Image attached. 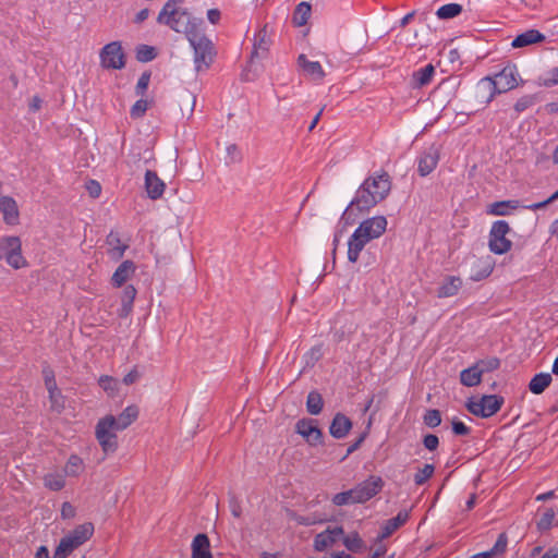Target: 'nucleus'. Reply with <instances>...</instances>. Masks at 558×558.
<instances>
[{
  "mask_svg": "<svg viewBox=\"0 0 558 558\" xmlns=\"http://www.w3.org/2000/svg\"><path fill=\"white\" fill-rule=\"evenodd\" d=\"M140 409L135 404L126 407L118 416L107 414L95 426V437L105 454L114 453L119 442L117 432L126 429L138 417Z\"/></svg>",
  "mask_w": 558,
  "mask_h": 558,
  "instance_id": "f257e3e1",
  "label": "nucleus"
},
{
  "mask_svg": "<svg viewBox=\"0 0 558 558\" xmlns=\"http://www.w3.org/2000/svg\"><path fill=\"white\" fill-rule=\"evenodd\" d=\"M184 0H168L157 16L159 24L167 25L177 33L191 35L198 29L201 21H196L186 9L183 8Z\"/></svg>",
  "mask_w": 558,
  "mask_h": 558,
  "instance_id": "f03ea898",
  "label": "nucleus"
},
{
  "mask_svg": "<svg viewBox=\"0 0 558 558\" xmlns=\"http://www.w3.org/2000/svg\"><path fill=\"white\" fill-rule=\"evenodd\" d=\"M518 72L514 65H508L504 68L494 78L485 77L478 85L477 89L481 93H488L485 99V104H489L496 94L506 93L510 89L515 88L518 83Z\"/></svg>",
  "mask_w": 558,
  "mask_h": 558,
  "instance_id": "7ed1b4c3",
  "label": "nucleus"
},
{
  "mask_svg": "<svg viewBox=\"0 0 558 558\" xmlns=\"http://www.w3.org/2000/svg\"><path fill=\"white\" fill-rule=\"evenodd\" d=\"M187 39L194 49V64L196 72L207 70L214 61V46L211 41L198 29L187 36Z\"/></svg>",
  "mask_w": 558,
  "mask_h": 558,
  "instance_id": "20e7f679",
  "label": "nucleus"
},
{
  "mask_svg": "<svg viewBox=\"0 0 558 558\" xmlns=\"http://www.w3.org/2000/svg\"><path fill=\"white\" fill-rule=\"evenodd\" d=\"M94 534V525L90 522L77 525L74 530L69 532L64 537L60 539L59 545L56 549L65 555L70 556L76 548L86 543Z\"/></svg>",
  "mask_w": 558,
  "mask_h": 558,
  "instance_id": "39448f33",
  "label": "nucleus"
},
{
  "mask_svg": "<svg viewBox=\"0 0 558 558\" xmlns=\"http://www.w3.org/2000/svg\"><path fill=\"white\" fill-rule=\"evenodd\" d=\"M5 259L8 265L14 269L23 268L27 265L22 255V243L19 236H4L0 239V260Z\"/></svg>",
  "mask_w": 558,
  "mask_h": 558,
  "instance_id": "423d86ee",
  "label": "nucleus"
},
{
  "mask_svg": "<svg viewBox=\"0 0 558 558\" xmlns=\"http://www.w3.org/2000/svg\"><path fill=\"white\" fill-rule=\"evenodd\" d=\"M502 403V397L486 395L480 400L470 399L466 403V408L473 415L489 417L500 410Z\"/></svg>",
  "mask_w": 558,
  "mask_h": 558,
  "instance_id": "0eeeda50",
  "label": "nucleus"
},
{
  "mask_svg": "<svg viewBox=\"0 0 558 558\" xmlns=\"http://www.w3.org/2000/svg\"><path fill=\"white\" fill-rule=\"evenodd\" d=\"M510 231L509 223L505 220H498L493 223L489 232V250L495 254H505L510 251L512 243L506 238Z\"/></svg>",
  "mask_w": 558,
  "mask_h": 558,
  "instance_id": "6e6552de",
  "label": "nucleus"
},
{
  "mask_svg": "<svg viewBox=\"0 0 558 558\" xmlns=\"http://www.w3.org/2000/svg\"><path fill=\"white\" fill-rule=\"evenodd\" d=\"M101 65L106 69L120 70L125 65V56L119 41L107 44L100 52Z\"/></svg>",
  "mask_w": 558,
  "mask_h": 558,
  "instance_id": "1a4fd4ad",
  "label": "nucleus"
},
{
  "mask_svg": "<svg viewBox=\"0 0 558 558\" xmlns=\"http://www.w3.org/2000/svg\"><path fill=\"white\" fill-rule=\"evenodd\" d=\"M387 225L388 221L385 216H375L362 221L355 232L371 242L372 240L378 239L386 232Z\"/></svg>",
  "mask_w": 558,
  "mask_h": 558,
  "instance_id": "9d476101",
  "label": "nucleus"
},
{
  "mask_svg": "<svg viewBox=\"0 0 558 558\" xmlns=\"http://www.w3.org/2000/svg\"><path fill=\"white\" fill-rule=\"evenodd\" d=\"M295 432L301 435L310 446H318L323 444V432L312 418L299 420L295 424Z\"/></svg>",
  "mask_w": 558,
  "mask_h": 558,
  "instance_id": "9b49d317",
  "label": "nucleus"
},
{
  "mask_svg": "<svg viewBox=\"0 0 558 558\" xmlns=\"http://www.w3.org/2000/svg\"><path fill=\"white\" fill-rule=\"evenodd\" d=\"M368 183L363 182L356 191L355 197L351 201L347 210L357 209L360 213L367 211L380 203L368 190Z\"/></svg>",
  "mask_w": 558,
  "mask_h": 558,
  "instance_id": "f8f14e48",
  "label": "nucleus"
},
{
  "mask_svg": "<svg viewBox=\"0 0 558 558\" xmlns=\"http://www.w3.org/2000/svg\"><path fill=\"white\" fill-rule=\"evenodd\" d=\"M368 183V190L379 202L384 201L391 190V182L389 174L387 172H383L378 175L369 177L365 181Z\"/></svg>",
  "mask_w": 558,
  "mask_h": 558,
  "instance_id": "ddd939ff",
  "label": "nucleus"
},
{
  "mask_svg": "<svg viewBox=\"0 0 558 558\" xmlns=\"http://www.w3.org/2000/svg\"><path fill=\"white\" fill-rule=\"evenodd\" d=\"M383 480L378 476H371L353 488L359 502H365L374 497L383 487Z\"/></svg>",
  "mask_w": 558,
  "mask_h": 558,
  "instance_id": "4468645a",
  "label": "nucleus"
},
{
  "mask_svg": "<svg viewBox=\"0 0 558 558\" xmlns=\"http://www.w3.org/2000/svg\"><path fill=\"white\" fill-rule=\"evenodd\" d=\"M456 93V84L450 81H444L433 92V99L438 107L445 108L454 98Z\"/></svg>",
  "mask_w": 558,
  "mask_h": 558,
  "instance_id": "2eb2a0df",
  "label": "nucleus"
},
{
  "mask_svg": "<svg viewBox=\"0 0 558 558\" xmlns=\"http://www.w3.org/2000/svg\"><path fill=\"white\" fill-rule=\"evenodd\" d=\"M342 535L343 529L341 526L328 527L315 536L314 548L318 551L325 550L327 547L332 546Z\"/></svg>",
  "mask_w": 558,
  "mask_h": 558,
  "instance_id": "dca6fc26",
  "label": "nucleus"
},
{
  "mask_svg": "<svg viewBox=\"0 0 558 558\" xmlns=\"http://www.w3.org/2000/svg\"><path fill=\"white\" fill-rule=\"evenodd\" d=\"M145 189L149 198L158 199L162 196L166 184L155 171L147 170L145 173Z\"/></svg>",
  "mask_w": 558,
  "mask_h": 558,
  "instance_id": "f3484780",
  "label": "nucleus"
},
{
  "mask_svg": "<svg viewBox=\"0 0 558 558\" xmlns=\"http://www.w3.org/2000/svg\"><path fill=\"white\" fill-rule=\"evenodd\" d=\"M136 270V266L132 260H124L119 265L111 277V283L116 288L122 287L128 280H130Z\"/></svg>",
  "mask_w": 558,
  "mask_h": 558,
  "instance_id": "a211bd4d",
  "label": "nucleus"
},
{
  "mask_svg": "<svg viewBox=\"0 0 558 558\" xmlns=\"http://www.w3.org/2000/svg\"><path fill=\"white\" fill-rule=\"evenodd\" d=\"M352 428L351 420L343 413H337L330 424L329 433L337 439L344 438Z\"/></svg>",
  "mask_w": 558,
  "mask_h": 558,
  "instance_id": "6ab92c4d",
  "label": "nucleus"
},
{
  "mask_svg": "<svg viewBox=\"0 0 558 558\" xmlns=\"http://www.w3.org/2000/svg\"><path fill=\"white\" fill-rule=\"evenodd\" d=\"M0 211L5 223L14 226L19 221V208L16 202L10 196L0 197Z\"/></svg>",
  "mask_w": 558,
  "mask_h": 558,
  "instance_id": "aec40b11",
  "label": "nucleus"
},
{
  "mask_svg": "<svg viewBox=\"0 0 558 558\" xmlns=\"http://www.w3.org/2000/svg\"><path fill=\"white\" fill-rule=\"evenodd\" d=\"M439 160V150L430 147L418 160V173L422 177L428 175L437 166Z\"/></svg>",
  "mask_w": 558,
  "mask_h": 558,
  "instance_id": "412c9836",
  "label": "nucleus"
},
{
  "mask_svg": "<svg viewBox=\"0 0 558 558\" xmlns=\"http://www.w3.org/2000/svg\"><path fill=\"white\" fill-rule=\"evenodd\" d=\"M192 558H213L210 543L206 534H197L192 542Z\"/></svg>",
  "mask_w": 558,
  "mask_h": 558,
  "instance_id": "4be33fe9",
  "label": "nucleus"
},
{
  "mask_svg": "<svg viewBox=\"0 0 558 558\" xmlns=\"http://www.w3.org/2000/svg\"><path fill=\"white\" fill-rule=\"evenodd\" d=\"M461 286H462V280L460 277H456V276L448 277L438 288L437 296L439 299L454 296L456 294H458Z\"/></svg>",
  "mask_w": 558,
  "mask_h": 558,
  "instance_id": "5701e85b",
  "label": "nucleus"
},
{
  "mask_svg": "<svg viewBox=\"0 0 558 558\" xmlns=\"http://www.w3.org/2000/svg\"><path fill=\"white\" fill-rule=\"evenodd\" d=\"M368 242L369 241L365 240L361 234L354 231L348 242V259L351 263H356L360 253Z\"/></svg>",
  "mask_w": 558,
  "mask_h": 558,
  "instance_id": "b1692460",
  "label": "nucleus"
},
{
  "mask_svg": "<svg viewBox=\"0 0 558 558\" xmlns=\"http://www.w3.org/2000/svg\"><path fill=\"white\" fill-rule=\"evenodd\" d=\"M409 519L408 511H400L397 517L389 519L385 522L381 533L378 538L384 539L389 537L395 531H397L401 525H403Z\"/></svg>",
  "mask_w": 558,
  "mask_h": 558,
  "instance_id": "393cba45",
  "label": "nucleus"
},
{
  "mask_svg": "<svg viewBox=\"0 0 558 558\" xmlns=\"http://www.w3.org/2000/svg\"><path fill=\"white\" fill-rule=\"evenodd\" d=\"M298 63L313 80L320 81L325 77V71L319 62L308 61L304 54H300Z\"/></svg>",
  "mask_w": 558,
  "mask_h": 558,
  "instance_id": "a878e982",
  "label": "nucleus"
},
{
  "mask_svg": "<svg viewBox=\"0 0 558 558\" xmlns=\"http://www.w3.org/2000/svg\"><path fill=\"white\" fill-rule=\"evenodd\" d=\"M545 40V36L536 29H529L518 35L513 41L512 47L521 48L532 44L542 43Z\"/></svg>",
  "mask_w": 558,
  "mask_h": 558,
  "instance_id": "bb28decb",
  "label": "nucleus"
},
{
  "mask_svg": "<svg viewBox=\"0 0 558 558\" xmlns=\"http://www.w3.org/2000/svg\"><path fill=\"white\" fill-rule=\"evenodd\" d=\"M136 293L137 291L132 284H129L124 288L121 295V308L119 312L120 317L125 318L131 314Z\"/></svg>",
  "mask_w": 558,
  "mask_h": 558,
  "instance_id": "cd10ccee",
  "label": "nucleus"
},
{
  "mask_svg": "<svg viewBox=\"0 0 558 558\" xmlns=\"http://www.w3.org/2000/svg\"><path fill=\"white\" fill-rule=\"evenodd\" d=\"M106 243L109 246L108 254L116 260L120 259L128 248L126 244L121 243L119 234L113 231L107 235Z\"/></svg>",
  "mask_w": 558,
  "mask_h": 558,
  "instance_id": "c85d7f7f",
  "label": "nucleus"
},
{
  "mask_svg": "<svg viewBox=\"0 0 558 558\" xmlns=\"http://www.w3.org/2000/svg\"><path fill=\"white\" fill-rule=\"evenodd\" d=\"M460 381L465 387L477 386L482 381V373L474 364L460 373Z\"/></svg>",
  "mask_w": 558,
  "mask_h": 558,
  "instance_id": "c756f323",
  "label": "nucleus"
},
{
  "mask_svg": "<svg viewBox=\"0 0 558 558\" xmlns=\"http://www.w3.org/2000/svg\"><path fill=\"white\" fill-rule=\"evenodd\" d=\"M553 377L549 373L536 374L529 384V389L534 395L542 393L551 383Z\"/></svg>",
  "mask_w": 558,
  "mask_h": 558,
  "instance_id": "7c9ffc66",
  "label": "nucleus"
},
{
  "mask_svg": "<svg viewBox=\"0 0 558 558\" xmlns=\"http://www.w3.org/2000/svg\"><path fill=\"white\" fill-rule=\"evenodd\" d=\"M85 470L84 461L77 454H71L64 465V475L76 477Z\"/></svg>",
  "mask_w": 558,
  "mask_h": 558,
  "instance_id": "2f4dec72",
  "label": "nucleus"
},
{
  "mask_svg": "<svg viewBox=\"0 0 558 558\" xmlns=\"http://www.w3.org/2000/svg\"><path fill=\"white\" fill-rule=\"evenodd\" d=\"M434 73L435 68L433 64H427L425 68L414 72L412 75L413 86L420 88L427 85L432 81Z\"/></svg>",
  "mask_w": 558,
  "mask_h": 558,
  "instance_id": "473e14b6",
  "label": "nucleus"
},
{
  "mask_svg": "<svg viewBox=\"0 0 558 558\" xmlns=\"http://www.w3.org/2000/svg\"><path fill=\"white\" fill-rule=\"evenodd\" d=\"M44 484L50 490H61L65 486V475L60 472L48 473L44 476Z\"/></svg>",
  "mask_w": 558,
  "mask_h": 558,
  "instance_id": "72a5a7b5",
  "label": "nucleus"
},
{
  "mask_svg": "<svg viewBox=\"0 0 558 558\" xmlns=\"http://www.w3.org/2000/svg\"><path fill=\"white\" fill-rule=\"evenodd\" d=\"M49 393L50 410L56 413H61L64 410V398L58 386L46 388Z\"/></svg>",
  "mask_w": 558,
  "mask_h": 558,
  "instance_id": "f704fd0d",
  "label": "nucleus"
},
{
  "mask_svg": "<svg viewBox=\"0 0 558 558\" xmlns=\"http://www.w3.org/2000/svg\"><path fill=\"white\" fill-rule=\"evenodd\" d=\"M324 407V400L319 392L311 391L306 400V410L312 415H318Z\"/></svg>",
  "mask_w": 558,
  "mask_h": 558,
  "instance_id": "c9c22d12",
  "label": "nucleus"
},
{
  "mask_svg": "<svg viewBox=\"0 0 558 558\" xmlns=\"http://www.w3.org/2000/svg\"><path fill=\"white\" fill-rule=\"evenodd\" d=\"M311 15V5L307 2H301L298 4L294 14L293 23L295 26H303L307 23Z\"/></svg>",
  "mask_w": 558,
  "mask_h": 558,
  "instance_id": "e433bc0d",
  "label": "nucleus"
},
{
  "mask_svg": "<svg viewBox=\"0 0 558 558\" xmlns=\"http://www.w3.org/2000/svg\"><path fill=\"white\" fill-rule=\"evenodd\" d=\"M98 385L109 397H114L119 391V380L114 377L102 375L98 379Z\"/></svg>",
  "mask_w": 558,
  "mask_h": 558,
  "instance_id": "4c0bfd02",
  "label": "nucleus"
},
{
  "mask_svg": "<svg viewBox=\"0 0 558 558\" xmlns=\"http://www.w3.org/2000/svg\"><path fill=\"white\" fill-rule=\"evenodd\" d=\"M462 12V7L458 3H449L440 7L436 15L440 20H448L459 15Z\"/></svg>",
  "mask_w": 558,
  "mask_h": 558,
  "instance_id": "58836bf2",
  "label": "nucleus"
},
{
  "mask_svg": "<svg viewBox=\"0 0 558 558\" xmlns=\"http://www.w3.org/2000/svg\"><path fill=\"white\" fill-rule=\"evenodd\" d=\"M196 97L192 94H184L180 97V110L182 116L190 118L194 111Z\"/></svg>",
  "mask_w": 558,
  "mask_h": 558,
  "instance_id": "ea45409f",
  "label": "nucleus"
},
{
  "mask_svg": "<svg viewBox=\"0 0 558 558\" xmlns=\"http://www.w3.org/2000/svg\"><path fill=\"white\" fill-rule=\"evenodd\" d=\"M508 208H518V202L515 201H502L496 202L490 205L489 213L497 216H505L508 214Z\"/></svg>",
  "mask_w": 558,
  "mask_h": 558,
  "instance_id": "a19ab883",
  "label": "nucleus"
},
{
  "mask_svg": "<svg viewBox=\"0 0 558 558\" xmlns=\"http://www.w3.org/2000/svg\"><path fill=\"white\" fill-rule=\"evenodd\" d=\"M332 502L336 506H344V505H352V504H359L357 497L353 492V488L347 492L338 493L333 496Z\"/></svg>",
  "mask_w": 558,
  "mask_h": 558,
  "instance_id": "79ce46f5",
  "label": "nucleus"
},
{
  "mask_svg": "<svg viewBox=\"0 0 558 558\" xmlns=\"http://www.w3.org/2000/svg\"><path fill=\"white\" fill-rule=\"evenodd\" d=\"M269 45H270V40L267 37V32L265 28H263L258 34L257 43L254 45L252 58L259 57V51H262L263 54L266 53L269 49Z\"/></svg>",
  "mask_w": 558,
  "mask_h": 558,
  "instance_id": "37998d69",
  "label": "nucleus"
},
{
  "mask_svg": "<svg viewBox=\"0 0 558 558\" xmlns=\"http://www.w3.org/2000/svg\"><path fill=\"white\" fill-rule=\"evenodd\" d=\"M435 466L433 464H425L422 469L414 474V482L416 485L425 484L434 474Z\"/></svg>",
  "mask_w": 558,
  "mask_h": 558,
  "instance_id": "c03bdc74",
  "label": "nucleus"
},
{
  "mask_svg": "<svg viewBox=\"0 0 558 558\" xmlns=\"http://www.w3.org/2000/svg\"><path fill=\"white\" fill-rule=\"evenodd\" d=\"M157 53L154 47L141 45L136 49V59L140 62H148L156 58Z\"/></svg>",
  "mask_w": 558,
  "mask_h": 558,
  "instance_id": "a18cd8bd",
  "label": "nucleus"
},
{
  "mask_svg": "<svg viewBox=\"0 0 558 558\" xmlns=\"http://www.w3.org/2000/svg\"><path fill=\"white\" fill-rule=\"evenodd\" d=\"M555 517H556V512L554 511V509H551V508L546 509L537 522L538 531L544 532V531L549 530L553 525Z\"/></svg>",
  "mask_w": 558,
  "mask_h": 558,
  "instance_id": "49530a36",
  "label": "nucleus"
},
{
  "mask_svg": "<svg viewBox=\"0 0 558 558\" xmlns=\"http://www.w3.org/2000/svg\"><path fill=\"white\" fill-rule=\"evenodd\" d=\"M475 365L483 375L484 373L497 369L500 366V361L497 357H488L476 362Z\"/></svg>",
  "mask_w": 558,
  "mask_h": 558,
  "instance_id": "de8ad7c7",
  "label": "nucleus"
},
{
  "mask_svg": "<svg viewBox=\"0 0 558 558\" xmlns=\"http://www.w3.org/2000/svg\"><path fill=\"white\" fill-rule=\"evenodd\" d=\"M343 544L351 551H357L363 547V541L355 532L344 536Z\"/></svg>",
  "mask_w": 558,
  "mask_h": 558,
  "instance_id": "09e8293b",
  "label": "nucleus"
},
{
  "mask_svg": "<svg viewBox=\"0 0 558 558\" xmlns=\"http://www.w3.org/2000/svg\"><path fill=\"white\" fill-rule=\"evenodd\" d=\"M423 422L428 427L435 428L441 423V415L439 410L430 409L424 414Z\"/></svg>",
  "mask_w": 558,
  "mask_h": 558,
  "instance_id": "8fccbe9b",
  "label": "nucleus"
},
{
  "mask_svg": "<svg viewBox=\"0 0 558 558\" xmlns=\"http://www.w3.org/2000/svg\"><path fill=\"white\" fill-rule=\"evenodd\" d=\"M148 109V101L145 99H138L131 108V117L138 119L145 114Z\"/></svg>",
  "mask_w": 558,
  "mask_h": 558,
  "instance_id": "3c124183",
  "label": "nucleus"
},
{
  "mask_svg": "<svg viewBox=\"0 0 558 558\" xmlns=\"http://www.w3.org/2000/svg\"><path fill=\"white\" fill-rule=\"evenodd\" d=\"M150 81V73L144 72L141 77L138 78V82L135 87V93L137 96H144L146 93V89L148 87Z\"/></svg>",
  "mask_w": 558,
  "mask_h": 558,
  "instance_id": "603ef678",
  "label": "nucleus"
},
{
  "mask_svg": "<svg viewBox=\"0 0 558 558\" xmlns=\"http://www.w3.org/2000/svg\"><path fill=\"white\" fill-rule=\"evenodd\" d=\"M535 101V98L534 96H523L521 97L514 105V110L517 112H522L524 111L525 109H527L529 107H531Z\"/></svg>",
  "mask_w": 558,
  "mask_h": 558,
  "instance_id": "864d4df0",
  "label": "nucleus"
},
{
  "mask_svg": "<svg viewBox=\"0 0 558 558\" xmlns=\"http://www.w3.org/2000/svg\"><path fill=\"white\" fill-rule=\"evenodd\" d=\"M507 544H508V538H507L506 533L499 534L496 544L492 548L493 553L495 555L504 554L506 551Z\"/></svg>",
  "mask_w": 558,
  "mask_h": 558,
  "instance_id": "5fc2aeb1",
  "label": "nucleus"
},
{
  "mask_svg": "<svg viewBox=\"0 0 558 558\" xmlns=\"http://www.w3.org/2000/svg\"><path fill=\"white\" fill-rule=\"evenodd\" d=\"M142 377L137 366H134L122 379V383L126 386L135 384Z\"/></svg>",
  "mask_w": 558,
  "mask_h": 558,
  "instance_id": "6e6d98bb",
  "label": "nucleus"
},
{
  "mask_svg": "<svg viewBox=\"0 0 558 558\" xmlns=\"http://www.w3.org/2000/svg\"><path fill=\"white\" fill-rule=\"evenodd\" d=\"M423 445L427 450L435 451L438 448L439 439L434 434H427L423 438Z\"/></svg>",
  "mask_w": 558,
  "mask_h": 558,
  "instance_id": "4d7b16f0",
  "label": "nucleus"
},
{
  "mask_svg": "<svg viewBox=\"0 0 558 558\" xmlns=\"http://www.w3.org/2000/svg\"><path fill=\"white\" fill-rule=\"evenodd\" d=\"M43 377H44L46 388H51L53 386H57V383L54 379V372L49 366L44 367Z\"/></svg>",
  "mask_w": 558,
  "mask_h": 558,
  "instance_id": "13d9d810",
  "label": "nucleus"
},
{
  "mask_svg": "<svg viewBox=\"0 0 558 558\" xmlns=\"http://www.w3.org/2000/svg\"><path fill=\"white\" fill-rule=\"evenodd\" d=\"M86 190L90 197L96 198L101 193V185L95 180H89L86 183Z\"/></svg>",
  "mask_w": 558,
  "mask_h": 558,
  "instance_id": "bf43d9fd",
  "label": "nucleus"
},
{
  "mask_svg": "<svg viewBox=\"0 0 558 558\" xmlns=\"http://www.w3.org/2000/svg\"><path fill=\"white\" fill-rule=\"evenodd\" d=\"M320 356L322 348L319 345L312 348V350L307 354L306 365H314L315 362H317L320 359Z\"/></svg>",
  "mask_w": 558,
  "mask_h": 558,
  "instance_id": "052dcab7",
  "label": "nucleus"
},
{
  "mask_svg": "<svg viewBox=\"0 0 558 558\" xmlns=\"http://www.w3.org/2000/svg\"><path fill=\"white\" fill-rule=\"evenodd\" d=\"M452 430L459 436H465L470 433V428L460 421H452Z\"/></svg>",
  "mask_w": 558,
  "mask_h": 558,
  "instance_id": "680f3d73",
  "label": "nucleus"
},
{
  "mask_svg": "<svg viewBox=\"0 0 558 558\" xmlns=\"http://www.w3.org/2000/svg\"><path fill=\"white\" fill-rule=\"evenodd\" d=\"M61 515L63 519H72L75 515V508L70 502H63Z\"/></svg>",
  "mask_w": 558,
  "mask_h": 558,
  "instance_id": "e2e57ef3",
  "label": "nucleus"
},
{
  "mask_svg": "<svg viewBox=\"0 0 558 558\" xmlns=\"http://www.w3.org/2000/svg\"><path fill=\"white\" fill-rule=\"evenodd\" d=\"M484 264L485 265H484V268L481 271V274H478L476 276H472V279L478 281V280H482L483 278L488 277L492 274V271H493L492 263L487 259Z\"/></svg>",
  "mask_w": 558,
  "mask_h": 558,
  "instance_id": "0e129e2a",
  "label": "nucleus"
},
{
  "mask_svg": "<svg viewBox=\"0 0 558 558\" xmlns=\"http://www.w3.org/2000/svg\"><path fill=\"white\" fill-rule=\"evenodd\" d=\"M557 198H558V190L546 201L533 204V205L529 206V208L533 209V210L544 208L547 205H549L550 203H553L554 201H556Z\"/></svg>",
  "mask_w": 558,
  "mask_h": 558,
  "instance_id": "69168bd1",
  "label": "nucleus"
},
{
  "mask_svg": "<svg viewBox=\"0 0 558 558\" xmlns=\"http://www.w3.org/2000/svg\"><path fill=\"white\" fill-rule=\"evenodd\" d=\"M226 150L231 161H238L240 159V151L235 144L229 145Z\"/></svg>",
  "mask_w": 558,
  "mask_h": 558,
  "instance_id": "338daca9",
  "label": "nucleus"
},
{
  "mask_svg": "<svg viewBox=\"0 0 558 558\" xmlns=\"http://www.w3.org/2000/svg\"><path fill=\"white\" fill-rule=\"evenodd\" d=\"M207 17L211 24H217L220 20V11L217 9H210L207 12Z\"/></svg>",
  "mask_w": 558,
  "mask_h": 558,
  "instance_id": "774afa93",
  "label": "nucleus"
}]
</instances>
